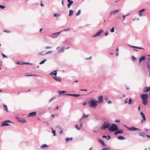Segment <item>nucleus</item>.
Returning <instances> with one entry per match:
<instances>
[{
    "label": "nucleus",
    "mask_w": 150,
    "mask_h": 150,
    "mask_svg": "<svg viewBox=\"0 0 150 150\" xmlns=\"http://www.w3.org/2000/svg\"><path fill=\"white\" fill-rule=\"evenodd\" d=\"M86 102H84L83 103L82 105H85L86 104Z\"/></svg>",
    "instance_id": "61"
},
{
    "label": "nucleus",
    "mask_w": 150,
    "mask_h": 150,
    "mask_svg": "<svg viewBox=\"0 0 150 150\" xmlns=\"http://www.w3.org/2000/svg\"><path fill=\"white\" fill-rule=\"evenodd\" d=\"M110 126V123L108 122H104L103 125L100 127L102 129H104L106 128H109Z\"/></svg>",
    "instance_id": "3"
},
{
    "label": "nucleus",
    "mask_w": 150,
    "mask_h": 150,
    "mask_svg": "<svg viewBox=\"0 0 150 150\" xmlns=\"http://www.w3.org/2000/svg\"><path fill=\"white\" fill-rule=\"evenodd\" d=\"M128 129L129 130H132V131H135L137 130H139L140 131H141V130L138 128H136L134 127H131L130 128L129 127H127Z\"/></svg>",
    "instance_id": "7"
},
{
    "label": "nucleus",
    "mask_w": 150,
    "mask_h": 150,
    "mask_svg": "<svg viewBox=\"0 0 150 150\" xmlns=\"http://www.w3.org/2000/svg\"><path fill=\"white\" fill-rule=\"evenodd\" d=\"M132 47L133 48H135L137 49H143L144 50V49L143 48H142V47H135L134 46H130Z\"/></svg>",
    "instance_id": "25"
},
{
    "label": "nucleus",
    "mask_w": 150,
    "mask_h": 150,
    "mask_svg": "<svg viewBox=\"0 0 150 150\" xmlns=\"http://www.w3.org/2000/svg\"><path fill=\"white\" fill-rule=\"evenodd\" d=\"M45 48H46V49H47L51 48V47H49V46H47V47H46Z\"/></svg>",
    "instance_id": "47"
},
{
    "label": "nucleus",
    "mask_w": 150,
    "mask_h": 150,
    "mask_svg": "<svg viewBox=\"0 0 150 150\" xmlns=\"http://www.w3.org/2000/svg\"><path fill=\"white\" fill-rule=\"evenodd\" d=\"M103 32V30L102 29L100 30L99 31L97 32V33L93 35V37H95L98 36L100 35V34Z\"/></svg>",
    "instance_id": "6"
},
{
    "label": "nucleus",
    "mask_w": 150,
    "mask_h": 150,
    "mask_svg": "<svg viewBox=\"0 0 150 150\" xmlns=\"http://www.w3.org/2000/svg\"><path fill=\"white\" fill-rule=\"evenodd\" d=\"M36 112H32L29 114L28 117L32 116L34 115H36Z\"/></svg>",
    "instance_id": "19"
},
{
    "label": "nucleus",
    "mask_w": 150,
    "mask_h": 150,
    "mask_svg": "<svg viewBox=\"0 0 150 150\" xmlns=\"http://www.w3.org/2000/svg\"><path fill=\"white\" fill-rule=\"evenodd\" d=\"M17 119L20 122H26L25 120L23 118L18 117L17 118Z\"/></svg>",
    "instance_id": "12"
},
{
    "label": "nucleus",
    "mask_w": 150,
    "mask_h": 150,
    "mask_svg": "<svg viewBox=\"0 0 150 150\" xmlns=\"http://www.w3.org/2000/svg\"><path fill=\"white\" fill-rule=\"evenodd\" d=\"M52 133L54 134L53 136H55L56 135V131L55 130H54L53 129L52 130Z\"/></svg>",
    "instance_id": "32"
},
{
    "label": "nucleus",
    "mask_w": 150,
    "mask_h": 150,
    "mask_svg": "<svg viewBox=\"0 0 150 150\" xmlns=\"http://www.w3.org/2000/svg\"><path fill=\"white\" fill-rule=\"evenodd\" d=\"M103 98L102 96H100L98 100H97L98 103H101L103 102Z\"/></svg>",
    "instance_id": "8"
},
{
    "label": "nucleus",
    "mask_w": 150,
    "mask_h": 150,
    "mask_svg": "<svg viewBox=\"0 0 150 150\" xmlns=\"http://www.w3.org/2000/svg\"><path fill=\"white\" fill-rule=\"evenodd\" d=\"M117 138L119 139L120 140H123V139H125V138L124 137L122 136H120L118 137H117Z\"/></svg>",
    "instance_id": "26"
},
{
    "label": "nucleus",
    "mask_w": 150,
    "mask_h": 150,
    "mask_svg": "<svg viewBox=\"0 0 150 150\" xmlns=\"http://www.w3.org/2000/svg\"><path fill=\"white\" fill-rule=\"evenodd\" d=\"M72 139H73V138H67L66 139V140L67 142L69 141V140H71Z\"/></svg>",
    "instance_id": "31"
},
{
    "label": "nucleus",
    "mask_w": 150,
    "mask_h": 150,
    "mask_svg": "<svg viewBox=\"0 0 150 150\" xmlns=\"http://www.w3.org/2000/svg\"><path fill=\"white\" fill-rule=\"evenodd\" d=\"M69 3L68 4L67 6L68 8H69L71 5L73 3V1H70L69 2Z\"/></svg>",
    "instance_id": "21"
},
{
    "label": "nucleus",
    "mask_w": 150,
    "mask_h": 150,
    "mask_svg": "<svg viewBox=\"0 0 150 150\" xmlns=\"http://www.w3.org/2000/svg\"><path fill=\"white\" fill-rule=\"evenodd\" d=\"M139 136L142 137H145V136L147 135L145 133L142 132H139Z\"/></svg>",
    "instance_id": "16"
},
{
    "label": "nucleus",
    "mask_w": 150,
    "mask_h": 150,
    "mask_svg": "<svg viewBox=\"0 0 150 150\" xmlns=\"http://www.w3.org/2000/svg\"><path fill=\"white\" fill-rule=\"evenodd\" d=\"M80 13H81V11L80 10H79L78 11L77 13H76V16H78V15H79L80 14Z\"/></svg>",
    "instance_id": "39"
},
{
    "label": "nucleus",
    "mask_w": 150,
    "mask_h": 150,
    "mask_svg": "<svg viewBox=\"0 0 150 150\" xmlns=\"http://www.w3.org/2000/svg\"><path fill=\"white\" fill-rule=\"evenodd\" d=\"M62 0V5L64 6V0Z\"/></svg>",
    "instance_id": "60"
},
{
    "label": "nucleus",
    "mask_w": 150,
    "mask_h": 150,
    "mask_svg": "<svg viewBox=\"0 0 150 150\" xmlns=\"http://www.w3.org/2000/svg\"><path fill=\"white\" fill-rule=\"evenodd\" d=\"M128 98H126L125 100V104H126L128 102Z\"/></svg>",
    "instance_id": "42"
},
{
    "label": "nucleus",
    "mask_w": 150,
    "mask_h": 150,
    "mask_svg": "<svg viewBox=\"0 0 150 150\" xmlns=\"http://www.w3.org/2000/svg\"><path fill=\"white\" fill-rule=\"evenodd\" d=\"M63 130L62 129L61 130H60L59 133L60 134H62L63 133Z\"/></svg>",
    "instance_id": "53"
},
{
    "label": "nucleus",
    "mask_w": 150,
    "mask_h": 150,
    "mask_svg": "<svg viewBox=\"0 0 150 150\" xmlns=\"http://www.w3.org/2000/svg\"><path fill=\"white\" fill-rule=\"evenodd\" d=\"M4 32H7L8 33H9L10 32V31L9 30H5L4 31Z\"/></svg>",
    "instance_id": "45"
},
{
    "label": "nucleus",
    "mask_w": 150,
    "mask_h": 150,
    "mask_svg": "<svg viewBox=\"0 0 150 150\" xmlns=\"http://www.w3.org/2000/svg\"><path fill=\"white\" fill-rule=\"evenodd\" d=\"M114 31V27H112V29L110 30V31L111 32H113Z\"/></svg>",
    "instance_id": "40"
},
{
    "label": "nucleus",
    "mask_w": 150,
    "mask_h": 150,
    "mask_svg": "<svg viewBox=\"0 0 150 150\" xmlns=\"http://www.w3.org/2000/svg\"><path fill=\"white\" fill-rule=\"evenodd\" d=\"M140 114L141 116L143 118V120H142L141 121V122H143V121H145L146 120L145 116L144 114L142 112H141Z\"/></svg>",
    "instance_id": "9"
},
{
    "label": "nucleus",
    "mask_w": 150,
    "mask_h": 150,
    "mask_svg": "<svg viewBox=\"0 0 150 150\" xmlns=\"http://www.w3.org/2000/svg\"><path fill=\"white\" fill-rule=\"evenodd\" d=\"M81 95L79 94H75V97H77L79 96H80Z\"/></svg>",
    "instance_id": "50"
},
{
    "label": "nucleus",
    "mask_w": 150,
    "mask_h": 150,
    "mask_svg": "<svg viewBox=\"0 0 150 150\" xmlns=\"http://www.w3.org/2000/svg\"><path fill=\"white\" fill-rule=\"evenodd\" d=\"M4 108V110H6L7 112H8V110L7 108V106L5 105H4L3 106Z\"/></svg>",
    "instance_id": "22"
},
{
    "label": "nucleus",
    "mask_w": 150,
    "mask_h": 150,
    "mask_svg": "<svg viewBox=\"0 0 150 150\" xmlns=\"http://www.w3.org/2000/svg\"><path fill=\"white\" fill-rule=\"evenodd\" d=\"M90 107L92 108H96L98 105L97 101L95 100H90L89 101Z\"/></svg>",
    "instance_id": "2"
},
{
    "label": "nucleus",
    "mask_w": 150,
    "mask_h": 150,
    "mask_svg": "<svg viewBox=\"0 0 150 150\" xmlns=\"http://www.w3.org/2000/svg\"><path fill=\"white\" fill-rule=\"evenodd\" d=\"M98 142L101 144L103 146H106V145L105 144L104 142L102 140L100 139H99Z\"/></svg>",
    "instance_id": "18"
},
{
    "label": "nucleus",
    "mask_w": 150,
    "mask_h": 150,
    "mask_svg": "<svg viewBox=\"0 0 150 150\" xmlns=\"http://www.w3.org/2000/svg\"><path fill=\"white\" fill-rule=\"evenodd\" d=\"M123 133V130L122 129L118 130L116 131L115 133V134H122Z\"/></svg>",
    "instance_id": "14"
},
{
    "label": "nucleus",
    "mask_w": 150,
    "mask_h": 150,
    "mask_svg": "<svg viewBox=\"0 0 150 150\" xmlns=\"http://www.w3.org/2000/svg\"><path fill=\"white\" fill-rule=\"evenodd\" d=\"M112 103V102H111V101L110 100H109V101H108V104H110V103Z\"/></svg>",
    "instance_id": "56"
},
{
    "label": "nucleus",
    "mask_w": 150,
    "mask_h": 150,
    "mask_svg": "<svg viewBox=\"0 0 150 150\" xmlns=\"http://www.w3.org/2000/svg\"><path fill=\"white\" fill-rule=\"evenodd\" d=\"M80 90L81 91H87V90L86 89H81Z\"/></svg>",
    "instance_id": "59"
},
{
    "label": "nucleus",
    "mask_w": 150,
    "mask_h": 150,
    "mask_svg": "<svg viewBox=\"0 0 150 150\" xmlns=\"http://www.w3.org/2000/svg\"><path fill=\"white\" fill-rule=\"evenodd\" d=\"M11 122L9 120H6L2 122V124L1 125V126L2 127L4 126H7L9 125L8 124V123H11Z\"/></svg>",
    "instance_id": "5"
},
{
    "label": "nucleus",
    "mask_w": 150,
    "mask_h": 150,
    "mask_svg": "<svg viewBox=\"0 0 150 150\" xmlns=\"http://www.w3.org/2000/svg\"><path fill=\"white\" fill-rule=\"evenodd\" d=\"M103 137L104 138H106L107 137L105 135H103Z\"/></svg>",
    "instance_id": "63"
},
{
    "label": "nucleus",
    "mask_w": 150,
    "mask_h": 150,
    "mask_svg": "<svg viewBox=\"0 0 150 150\" xmlns=\"http://www.w3.org/2000/svg\"><path fill=\"white\" fill-rule=\"evenodd\" d=\"M2 56H3V57H6V58H7V57L5 55H4V54H2Z\"/></svg>",
    "instance_id": "51"
},
{
    "label": "nucleus",
    "mask_w": 150,
    "mask_h": 150,
    "mask_svg": "<svg viewBox=\"0 0 150 150\" xmlns=\"http://www.w3.org/2000/svg\"><path fill=\"white\" fill-rule=\"evenodd\" d=\"M118 129L117 125L115 124H113L108 128V129L109 130L115 131H116Z\"/></svg>",
    "instance_id": "4"
},
{
    "label": "nucleus",
    "mask_w": 150,
    "mask_h": 150,
    "mask_svg": "<svg viewBox=\"0 0 150 150\" xmlns=\"http://www.w3.org/2000/svg\"><path fill=\"white\" fill-rule=\"evenodd\" d=\"M110 149L109 148H106L103 149L102 150H110Z\"/></svg>",
    "instance_id": "41"
},
{
    "label": "nucleus",
    "mask_w": 150,
    "mask_h": 150,
    "mask_svg": "<svg viewBox=\"0 0 150 150\" xmlns=\"http://www.w3.org/2000/svg\"><path fill=\"white\" fill-rule=\"evenodd\" d=\"M141 97L143 100L142 103L144 105H146L148 102V94H143L141 95Z\"/></svg>",
    "instance_id": "1"
},
{
    "label": "nucleus",
    "mask_w": 150,
    "mask_h": 150,
    "mask_svg": "<svg viewBox=\"0 0 150 150\" xmlns=\"http://www.w3.org/2000/svg\"><path fill=\"white\" fill-rule=\"evenodd\" d=\"M132 60L134 61H135V60L136 59V58H135V57L133 56H132Z\"/></svg>",
    "instance_id": "37"
},
{
    "label": "nucleus",
    "mask_w": 150,
    "mask_h": 150,
    "mask_svg": "<svg viewBox=\"0 0 150 150\" xmlns=\"http://www.w3.org/2000/svg\"><path fill=\"white\" fill-rule=\"evenodd\" d=\"M53 78L54 79L58 82H60L61 81V79L60 78H57L55 77H53Z\"/></svg>",
    "instance_id": "24"
},
{
    "label": "nucleus",
    "mask_w": 150,
    "mask_h": 150,
    "mask_svg": "<svg viewBox=\"0 0 150 150\" xmlns=\"http://www.w3.org/2000/svg\"><path fill=\"white\" fill-rule=\"evenodd\" d=\"M46 59L44 60H43V61H42L41 62H40V64H44V62L46 61Z\"/></svg>",
    "instance_id": "36"
},
{
    "label": "nucleus",
    "mask_w": 150,
    "mask_h": 150,
    "mask_svg": "<svg viewBox=\"0 0 150 150\" xmlns=\"http://www.w3.org/2000/svg\"><path fill=\"white\" fill-rule=\"evenodd\" d=\"M108 138L107 139V140H108L110 139V136L109 135L108 136Z\"/></svg>",
    "instance_id": "57"
},
{
    "label": "nucleus",
    "mask_w": 150,
    "mask_h": 150,
    "mask_svg": "<svg viewBox=\"0 0 150 150\" xmlns=\"http://www.w3.org/2000/svg\"><path fill=\"white\" fill-rule=\"evenodd\" d=\"M128 104H132V100L131 98H130L129 99Z\"/></svg>",
    "instance_id": "35"
},
{
    "label": "nucleus",
    "mask_w": 150,
    "mask_h": 150,
    "mask_svg": "<svg viewBox=\"0 0 150 150\" xmlns=\"http://www.w3.org/2000/svg\"><path fill=\"white\" fill-rule=\"evenodd\" d=\"M146 136L147 138L150 139V135H148L147 134V135H146Z\"/></svg>",
    "instance_id": "55"
},
{
    "label": "nucleus",
    "mask_w": 150,
    "mask_h": 150,
    "mask_svg": "<svg viewBox=\"0 0 150 150\" xmlns=\"http://www.w3.org/2000/svg\"><path fill=\"white\" fill-rule=\"evenodd\" d=\"M59 15L57 13H55L54 15V17H56V16H57Z\"/></svg>",
    "instance_id": "46"
},
{
    "label": "nucleus",
    "mask_w": 150,
    "mask_h": 150,
    "mask_svg": "<svg viewBox=\"0 0 150 150\" xmlns=\"http://www.w3.org/2000/svg\"><path fill=\"white\" fill-rule=\"evenodd\" d=\"M66 95H68V96H72V94H66Z\"/></svg>",
    "instance_id": "52"
},
{
    "label": "nucleus",
    "mask_w": 150,
    "mask_h": 150,
    "mask_svg": "<svg viewBox=\"0 0 150 150\" xmlns=\"http://www.w3.org/2000/svg\"><path fill=\"white\" fill-rule=\"evenodd\" d=\"M70 30V29L69 28H68L67 30H66V29L64 30V31H69V30Z\"/></svg>",
    "instance_id": "58"
},
{
    "label": "nucleus",
    "mask_w": 150,
    "mask_h": 150,
    "mask_svg": "<svg viewBox=\"0 0 150 150\" xmlns=\"http://www.w3.org/2000/svg\"><path fill=\"white\" fill-rule=\"evenodd\" d=\"M44 52H42L38 54L39 55H45V54H43V53Z\"/></svg>",
    "instance_id": "34"
},
{
    "label": "nucleus",
    "mask_w": 150,
    "mask_h": 150,
    "mask_svg": "<svg viewBox=\"0 0 150 150\" xmlns=\"http://www.w3.org/2000/svg\"><path fill=\"white\" fill-rule=\"evenodd\" d=\"M0 7L1 9H4L5 8V6H1L0 5Z\"/></svg>",
    "instance_id": "43"
},
{
    "label": "nucleus",
    "mask_w": 150,
    "mask_h": 150,
    "mask_svg": "<svg viewBox=\"0 0 150 150\" xmlns=\"http://www.w3.org/2000/svg\"><path fill=\"white\" fill-rule=\"evenodd\" d=\"M108 35V31H106L105 34V36H107Z\"/></svg>",
    "instance_id": "49"
},
{
    "label": "nucleus",
    "mask_w": 150,
    "mask_h": 150,
    "mask_svg": "<svg viewBox=\"0 0 150 150\" xmlns=\"http://www.w3.org/2000/svg\"><path fill=\"white\" fill-rule=\"evenodd\" d=\"M129 15V14H128V15H127L126 16H124V15H123V16H122L123 17V20H124L125 18V17L126 16H128Z\"/></svg>",
    "instance_id": "48"
},
{
    "label": "nucleus",
    "mask_w": 150,
    "mask_h": 150,
    "mask_svg": "<svg viewBox=\"0 0 150 150\" xmlns=\"http://www.w3.org/2000/svg\"><path fill=\"white\" fill-rule=\"evenodd\" d=\"M120 10L119 9H118L114 11H112L110 13V15H114L115 14V13L119 11Z\"/></svg>",
    "instance_id": "11"
},
{
    "label": "nucleus",
    "mask_w": 150,
    "mask_h": 150,
    "mask_svg": "<svg viewBox=\"0 0 150 150\" xmlns=\"http://www.w3.org/2000/svg\"><path fill=\"white\" fill-rule=\"evenodd\" d=\"M48 146L46 144H43L41 146V148L43 149L45 147H47Z\"/></svg>",
    "instance_id": "28"
},
{
    "label": "nucleus",
    "mask_w": 150,
    "mask_h": 150,
    "mask_svg": "<svg viewBox=\"0 0 150 150\" xmlns=\"http://www.w3.org/2000/svg\"><path fill=\"white\" fill-rule=\"evenodd\" d=\"M116 50H117V52H118V51H119V49H118V47H117V48L116 49Z\"/></svg>",
    "instance_id": "64"
},
{
    "label": "nucleus",
    "mask_w": 150,
    "mask_h": 150,
    "mask_svg": "<svg viewBox=\"0 0 150 150\" xmlns=\"http://www.w3.org/2000/svg\"><path fill=\"white\" fill-rule=\"evenodd\" d=\"M62 31H61V32H57L56 33H54L53 35V36L54 37V38H56V37H57L59 35L60 33Z\"/></svg>",
    "instance_id": "17"
},
{
    "label": "nucleus",
    "mask_w": 150,
    "mask_h": 150,
    "mask_svg": "<svg viewBox=\"0 0 150 150\" xmlns=\"http://www.w3.org/2000/svg\"><path fill=\"white\" fill-rule=\"evenodd\" d=\"M150 91V86L149 87H145L143 90L144 92H147Z\"/></svg>",
    "instance_id": "13"
},
{
    "label": "nucleus",
    "mask_w": 150,
    "mask_h": 150,
    "mask_svg": "<svg viewBox=\"0 0 150 150\" xmlns=\"http://www.w3.org/2000/svg\"><path fill=\"white\" fill-rule=\"evenodd\" d=\"M51 74L54 75L56 76L57 75V72L56 71H53L51 73Z\"/></svg>",
    "instance_id": "27"
},
{
    "label": "nucleus",
    "mask_w": 150,
    "mask_h": 150,
    "mask_svg": "<svg viewBox=\"0 0 150 150\" xmlns=\"http://www.w3.org/2000/svg\"><path fill=\"white\" fill-rule=\"evenodd\" d=\"M145 10V9H143L139 11V15L140 17H141L143 16L142 13Z\"/></svg>",
    "instance_id": "15"
},
{
    "label": "nucleus",
    "mask_w": 150,
    "mask_h": 150,
    "mask_svg": "<svg viewBox=\"0 0 150 150\" xmlns=\"http://www.w3.org/2000/svg\"><path fill=\"white\" fill-rule=\"evenodd\" d=\"M91 58H92V57L91 56V57H89V58H86V60H88V59H91Z\"/></svg>",
    "instance_id": "54"
},
{
    "label": "nucleus",
    "mask_w": 150,
    "mask_h": 150,
    "mask_svg": "<svg viewBox=\"0 0 150 150\" xmlns=\"http://www.w3.org/2000/svg\"><path fill=\"white\" fill-rule=\"evenodd\" d=\"M75 127L78 130H79L81 128L80 127H79V125L78 124H76Z\"/></svg>",
    "instance_id": "30"
},
{
    "label": "nucleus",
    "mask_w": 150,
    "mask_h": 150,
    "mask_svg": "<svg viewBox=\"0 0 150 150\" xmlns=\"http://www.w3.org/2000/svg\"><path fill=\"white\" fill-rule=\"evenodd\" d=\"M43 29L42 28H40V32L41 33L42 30Z\"/></svg>",
    "instance_id": "62"
},
{
    "label": "nucleus",
    "mask_w": 150,
    "mask_h": 150,
    "mask_svg": "<svg viewBox=\"0 0 150 150\" xmlns=\"http://www.w3.org/2000/svg\"><path fill=\"white\" fill-rule=\"evenodd\" d=\"M52 52V51H49L47 52L45 54H45H50V53H51Z\"/></svg>",
    "instance_id": "38"
},
{
    "label": "nucleus",
    "mask_w": 150,
    "mask_h": 150,
    "mask_svg": "<svg viewBox=\"0 0 150 150\" xmlns=\"http://www.w3.org/2000/svg\"><path fill=\"white\" fill-rule=\"evenodd\" d=\"M145 59H146L145 58V57H144V56H143V57H142L141 58H140L139 59V64H141V62L142 61H143V60H145Z\"/></svg>",
    "instance_id": "20"
},
{
    "label": "nucleus",
    "mask_w": 150,
    "mask_h": 150,
    "mask_svg": "<svg viewBox=\"0 0 150 150\" xmlns=\"http://www.w3.org/2000/svg\"><path fill=\"white\" fill-rule=\"evenodd\" d=\"M89 116V115H85L84 114H83V115L82 117L80 119L79 121H81L84 118H86Z\"/></svg>",
    "instance_id": "10"
},
{
    "label": "nucleus",
    "mask_w": 150,
    "mask_h": 150,
    "mask_svg": "<svg viewBox=\"0 0 150 150\" xmlns=\"http://www.w3.org/2000/svg\"><path fill=\"white\" fill-rule=\"evenodd\" d=\"M74 13V11L73 10H71L69 11V16H72Z\"/></svg>",
    "instance_id": "23"
},
{
    "label": "nucleus",
    "mask_w": 150,
    "mask_h": 150,
    "mask_svg": "<svg viewBox=\"0 0 150 150\" xmlns=\"http://www.w3.org/2000/svg\"><path fill=\"white\" fill-rule=\"evenodd\" d=\"M66 91H58V93L59 94H62L63 93H65Z\"/></svg>",
    "instance_id": "33"
},
{
    "label": "nucleus",
    "mask_w": 150,
    "mask_h": 150,
    "mask_svg": "<svg viewBox=\"0 0 150 150\" xmlns=\"http://www.w3.org/2000/svg\"><path fill=\"white\" fill-rule=\"evenodd\" d=\"M120 120H115V122H120Z\"/></svg>",
    "instance_id": "44"
},
{
    "label": "nucleus",
    "mask_w": 150,
    "mask_h": 150,
    "mask_svg": "<svg viewBox=\"0 0 150 150\" xmlns=\"http://www.w3.org/2000/svg\"><path fill=\"white\" fill-rule=\"evenodd\" d=\"M64 51V49L63 48H61L60 49L59 51V52L62 53Z\"/></svg>",
    "instance_id": "29"
}]
</instances>
